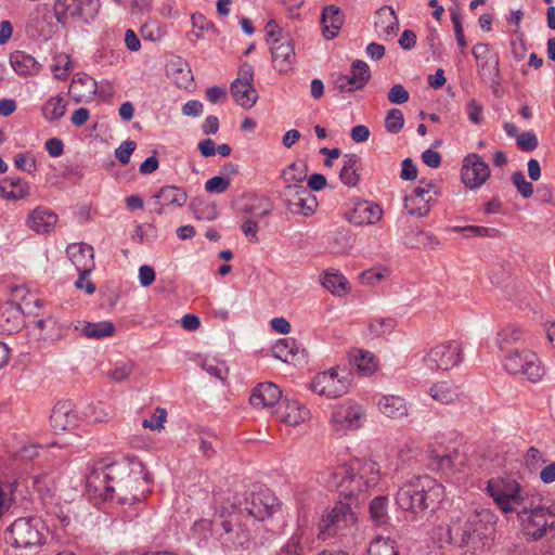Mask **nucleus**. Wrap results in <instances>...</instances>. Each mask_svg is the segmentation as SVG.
<instances>
[{"mask_svg":"<svg viewBox=\"0 0 555 555\" xmlns=\"http://www.w3.org/2000/svg\"><path fill=\"white\" fill-rule=\"evenodd\" d=\"M379 480V468L373 461L353 460L328 473V488H335L340 496L359 503L364 500Z\"/></svg>","mask_w":555,"mask_h":555,"instance_id":"obj_1","label":"nucleus"},{"mask_svg":"<svg viewBox=\"0 0 555 555\" xmlns=\"http://www.w3.org/2000/svg\"><path fill=\"white\" fill-rule=\"evenodd\" d=\"M442 486L429 476H416L404 482L396 494L397 505L413 519L433 513L440 501Z\"/></svg>","mask_w":555,"mask_h":555,"instance_id":"obj_2","label":"nucleus"},{"mask_svg":"<svg viewBox=\"0 0 555 555\" xmlns=\"http://www.w3.org/2000/svg\"><path fill=\"white\" fill-rule=\"evenodd\" d=\"M494 522V515L489 509L474 511L453 521L449 534L460 547L476 552L486 545L493 532Z\"/></svg>","mask_w":555,"mask_h":555,"instance_id":"obj_3","label":"nucleus"},{"mask_svg":"<svg viewBox=\"0 0 555 555\" xmlns=\"http://www.w3.org/2000/svg\"><path fill=\"white\" fill-rule=\"evenodd\" d=\"M116 469L117 466L114 464H100L93 467L86 480L89 491L103 496L104 500L116 498L119 504H133L139 501L137 493L128 495L126 492L128 485L132 482L130 477L127 480L117 481L116 487L113 485L115 482Z\"/></svg>","mask_w":555,"mask_h":555,"instance_id":"obj_4","label":"nucleus"},{"mask_svg":"<svg viewBox=\"0 0 555 555\" xmlns=\"http://www.w3.org/2000/svg\"><path fill=\"white\" fill-rule=\"evenodd\" d=\"M486 490L504 514L518 513L522 506L524 511L529 508L527 501L530 498L524 494L521 486L515 479L491 478Z\"/></svg>","mask_w":555,"mask_h":555,"instance_id":"obj_5","label":"nucleus"},{"mask_svg":"<svg viewBox=\"0 0 555 555\" xmlns=\"http://www.w3.org/2000/svg\"><path fill=\"white\" fill-rule=\"evenodd\" d=\"M220 528L216 530L222 545L229 550H248L251 545L258 544L256 537L250 528L251 522L243 520L238 513L230 515L229 518L220 521ZM263 544L262 541L259 542Z\"/></svg>","mask_w":555,"mask_h":555,"instance_id":"obj_6","label":"nucleus"},{"mask_svg":"<svg viewBox=\"0 0 555 555\" xmlns=\"http://www.w3.org/2000/svg\"><path fill=\"white\" fill-rule=\"evenodd\" d=\"M264 29L273 67L281 74L288 73L292 70L295 60V49L291 35L285 33L273 20L267 23Z\"/></svg>","mask_w":555,"mask_h":555,"instance_id":"obj_7","label":"nucleus"},{"mask_svg":"<svg viewBox=\"0 0 555 555\" xmlns=\"http://www.w3.org/2000/svg\"><path fill=\"white\" fill-rule=\"evenodd\" d=\"M44 522L40 517L28 516L15 519L8 528L9 541L16 548H33L44 541Z\"/></svg>","mask_w":555,"mask_h":555,"instance_id":"obj_8","label":"nucleus"},{"mask_svg":"<svg viewBox=\"0 0 555 555\" xmlns=\"http://www.w3.org/2000/svg\"><path fill=\"white\" fill-rule=\"evenodd\" d=\"M280 509V502L274 493L268 488H259L245 494L243 501L237 504L240 515L251 517V525L255 521H263Z\"/></svg>","mask_w":555,"mask_h":555,"instance_id":"obj_9","label":"nucleus"},{"mask_svg":"<svg viewBox=\"0 0 555 555\" xmlns=\"http://www.w3.org/2000/svg\"><path fill=\"white\" fill-rule=\"evenodd\" d=\"M504 369L511 374H520L532 383L539 382L544 375V369L537 353L529 349H515L504 359Z\"/></svg>","mask_w":555,"mask_h":555,"instance_id":"obj_10","label":"nucleus"},{"mask_svg":"<svg viewBox=\"0 0 555 555\" xmlns=\"http://www.w3.org/2000/svg\"><path fill=\"white\" fill-rule=\"evenodd\" d=\"M351 373L346 367H332L319 373L311 383V389L327 398H337L348 392Z\"/></svg>","mask_w":555,"mask_h":555,"instance_id":"obj_11","label":"nucleus"},{"mask_svg":"<svg viewBox=\"0 0 555 555\" xmlns=\"http://www.w3.org/2000/svg\"><path fill=\"white\" fill-rule=\"evenodd\" d=\"M472 53L476 59L480 78L489 83L493 93L496 94L498 88L502 82L498 53L492 52L488 43L475 44L472 49Z\"/></svg>","mask_w":555,"mask_h":555,"instance_id":"obj_12","label":"nucleus"},{"mask_svg":"<svg viewBox=\"0 0 555 555\" xmlns=\"http://www.w3.org/2000/svg\"><path fill=\"white\" fill-rule=\"evenodd\" d=\"M463 359V350L457 341H446L430 348L423 358L424 364L431 371H448L457 366Z\"/></svg>","mask_w":555,"mask_h":555,"instance_id":"obj_13","label":"nucleus"},{"mask_svg":"<svg viewBox=\"0 0 555 555\" xmlns=\"http://www.w3.org/2000/svg\"><path fill=\"white\" fill-rule=\"evenodd\" d=\"M356 520V513L352 511L351 505L339 501L322 517L319 525V538L326 540L337 535L340 530L352 526Z\"/></svg>","mask_w":555,"mask_h":555,"instance_id":"obj_14","label":"nucleus"},{"mask_svg":"<svg viewBox=\"0 0 555 555\" xmlns=\"http://www.w3.org/2000/svg\"><path fill=\"white\" fill-rule=\"evenodd\" d=\"M527 505L530 508L524 511L522 506L517 513L518 517L524 519V515H528L526 533L533 540H539L546 534L548 528L555 527V514L548 507L534 506L532 499L527 501Z\"/></svg>","mask_w":555,"mask_h":555,"instance_id":"obj_15","label":"nucleus"},{"mask_svg":"<svg viewBox=\"0 0 555 555\" xmlns=\"http://www.w3.org/2000/svg\"><path fill=\"white\" fill-rule=\"evenodd\" d=\"M282 196L286 209L294 215L310 216L318 207L317 197L300 184H287Z\"/></svg>","mask_w":555,"mask_h":555,"instance_id":"obj_16","label":"nucleus"},{"mask_svg":"<svg viewBox=\"0 0 555 555\" xmlns=\"http://www.w3.org/2000/svg\"><path fill=\"white\" fill-rule=\"evenodd\" d=\"M371 77V69L366 62L356 60L351 63L349 75L332 74V82L339 92H353L362 90Z\"/></svg>","mask_w":555,"mask_h":555,"instance_id":"obj_17","label":"nucleus"},{"mask_svg":"<svg viewBox=\"0 0 555 555\" xmlns=\"http://www.w3.org/2000/svg\"><path fill=\"white\" fill-rule=\"evenodd\" d=\"M66 255L79 273L75 286L82 288V282L95 268L93 247L87 243L70 244L66 248Z\"/></svg>","mask_w":555,"mask_h":555,"instance_id":"obj_18","label":"nucleus"},{"mask_svg":"<svg viewBox=\"0 0 555 555\" xmlns=\"http://www.w3.org/2000/svg\"><path fill=\"white\" fill-rule=\"evenodd\" d=\"M489 177V165L478 154L472 153L465 156L461 169V179L468 189L480 188Z\"/></svg>","mask_w":555,"mask_h":555,"instance_id":"obj_19","label":"nucleus"},{"mask_svg":"<svg viewBox=\"0 0 555 555\" xmlns=\"http://www.w3.org/2000/svg\"><path fill=\"white\" fill-rule=\"evenodd\" d=\"M431 188H434L433 181L422 179L413 193L404 197V207L409 215L421 218L429 214L433 196L426 198V195L431 192Z\"/></svg>","mask_w":555,"mask_h":555,"instance_id":"obj_20","label":"nucleus"},{"mask_svg":"<svg viewBox=\"0 0 555 555\" xmlns=\"http://www.w3.org/2000/svg\"><path fill=\"white\" fill-rule=\"evenodd\" d=\"M382 216L383 209L380 206L367 201L356 202L346 214L348 221L356 225L375 224L382 219Z\"/></svg>","mask_w":555,"mask_h":555,"instance_id":"obj_21","label":"nucleus"},{"mask_svg":"<svg viewBox=\"0 0 555 555\" xmlns=\"http://www.w3.org/2000/svg\"><path fill=\"white\" fill-rule=\"evenodd\" d=\"M272 354L286 363H296L306 359V350L291 337L279 339L272 347Z\"/></svg>","mask_w":555,"mask_h":555,"instance_id":"obj_22","label":"nucleus"},{"mask_svg":"<svg viewBox=\"0 0 555 555\" xmlns=\"http://www.w3.org/2000/svg\"><path fill=\"white\" fill-rule=\"evenodd\" d=\"M282 391L273 383H260L254 388L249 402L255 408H271L281 402Z\"/></svg>","mask_w":555,"mask_h":555,"instance_id":"obj_23","label":"nucleus"},{"mask_svg":"<svg viewBox=\"0 0 555 555\" xmlns=\"http://www.w3.org/2000/svg\"><path fill=\"white\" fill-rule=\"evenodd\" d=\"M345 22V14L337 5L323 8L321 14L322 34L326 40H332L339 34Z\"/></svg>","mask_w":555,"mask_h":555,"instance_id":"obj_24","label":"nucleus"},{"mask_svg":"<svg viewBox=\"0 0 555 555\" xmlns=\"http://www.w3.org/2000/svg\"><path fill=\"white\" fill-rule=\"evenodd\" d=\"M50 424L55 431L68 430L77 426L78 415L69 402H59L52 410Z\"/></svg>","mask_w":555,"mask_h":555,"instance_id":"obj_25","label":"nucleus"},{"mask_svg":"<svg viewBox=\"0 0 555 555\" xmlns=\"http://www.w3.org/2000/svg\"><path fill=\"white\" fill-rule=\"evenodd\" d=\"M23 325V310L20 304L9 301L0 308V330L8 334L20 331Z\"/></svg>","mask_w":555,"mask_h":555,"instance_id":"obj_26","label":"nucleus"},{"mask_svg":"<svg viewBox=\"0 0 555 555\" xmlns=\"http://www.w3.org/2000/svg\"><path fill=\"white\" fill-rule=\"evenodd\" d=\"M57 219V215L52 210L37 207L29 214L27 224L33 231L44 234L55 227Z\"/></svg>","mask_w":555,"mask_h":555,"instance_id":"obj_27","label":"nucleus"},{"mask_svg":"<svg viewBox=\"0 0 555 555\" xmlns=\"http://www.w3.org/2000/svg\"><path fill=\"white\" fill-rule=\"evenodd\" d=\"M29 195V185L20 177H7L0 181V197L8 201L23 199Z\"/></svg>","mask_w":555,"mask_h":555,"instance_id":"obj_28","label":"nucleus"},{"mask_svg":"<svg viewBox=\"0 0 555 555\" xmlns=\"http://www.w3.org/2000/svg\"><path fill=\"white\" fill-rule=\"evenodd\" d=\"M375 26L385 40L391 39L399 30V20L391 7L385 5L376 12Z\"/></svg>","mask_w":555,"mask_h":555,"instance_id":"obj_29","label":"nucleus"},{"mask_svg":"<svg viewBox=\"0 0 555 555\" xmlns=\"http://www.w3.org/2000/svg\"><path fill=\"white\" fill-rule=\"evenodd\" d=\"M10 64L20 76L37 75L41 67L33 55L20 50L10 54Z\"/></svg>","mask_w":555,"mask_h":555,"instance_id":"obj_30","label":"nucleus"},{"mask_svg":"<svg viewBox=\"0 0 555 555\" xmlns=\"http://www.w3.org/2000/svg\"><path fill=\"white\" fill-rule=\"evenodd\" d=\"M362 411L358 405H340L332 413V421L347 429H357L361 426Z\"/></svg>","mask_w":555,"mask_h":555,"instance_id":"obj_31","label":"nucleus"},{"mask_svg":"<svg viewBox=\"0 0 555 555\" xmlns=\"http://www.w3.org/2000/svg\"><path fill=\"white\" fill-rule=\"evenodd\" d=\"M69 92L76 102H80L83 98H90L98 92V82L91 76L78 73L72 80Z\"/></svg>","mask_w":555,"mask_h":555,"instance_id":"obj_32","label":"nucleus"},{"mask_svg":"<svg viewBox=\"0 0 555 555\" xmlns=\"http://www.w3.org/2000/svg\"><path fill=\"white\" fill-rule=\"evenodd\" d=\"M230 91L236 104L243 108H251L258 100V92L254 88L253 82H232Z\"/></svg>","mask_w":555,"mask_h":555,"instance_id":"obj_33","label":"nucleus"},{"mask_svg":"<svg viewBox=\"0 0 555 555\" xmlns=\"http://www.w3.org/2000/svg\"><path fill=\"white\" fill-rule=\"evenodd\" d=\"M360 157L354 153L344 155V164L339 171L340 181L347 186H356L359 183Z\"/></svg>","mask_w":555,"mask_h":555,"instance_id":"obj_34","label":"nucleus"},{"mask_svg":"<svg viewBox=\"0 0 555 555\" xmlns=\"http://www.w3.org/2000/svg\"><path fill=\"white\" fill-rule=\"evenodd\" d=\"M81 0H55L53 5L57 23L65 25L69 17H81Z\"/></svg>","mask_w":555,"mask_h":555,"instance_id":"obj_35","label":"nucleus"},{"mask_svg":"<svg viewBox=\"0 0 555 555\" xmlns=\"http://www.w3.org/2000/svg\"><path fill=\"white\" fill-rule=\"evenodd\" d=\"M276 413L285 424L294 426L305 420L307 411L297 401L284 400L279 403Z\"/></svg>","mask_w":555,"mask_h":555,"instance_id":"obj_36","label":"nucleus"},{"mask_svg":"<svg viewBox=\"0 0 555 555\" xmlns=\"http://www.w3.org/2000/svg\"><path fill=\"white\" fill-rule=\"evenodd\" d=\"M378 408L384 415L390 418H400L408 414L405 401L398 396H384L378 402Z\"/></svg>","mask_w":555,"mask_h":555,"instance_id":"obj_37","label":"nucleus"},{"mask_svg":"<svg viewBox=\"0 0 555 555\" xmlns=\"http://www.w3.org/2000/svg\"><path fill=\"white\" fill-rule=\"evenodd\" d=\"M321 284L336 296H343L348 292V280L337 270L325 271L321 276Z\"/></svg>","mask_w":555,"mask_h":555,"instance_id":"obj_38","label":"nucleus"},{"mask_svg":"<svg viewBox=\"0 0 555 555\" xmlns=\"http://www.w3.org/2000/svg\"><path fill=\"white\" fill-rule=\"evenodd\" d=\"M350 361L363 375H372L377 367L375 356L362 349L352 350L350 352Z\"/></svg>","mask_w":555,"mask_h":555,"instance_id":"obj_39","label":"nucleus"},{"mask_svg":"<svg viewBox=\"0 0 555 555\" xmlns=\"http://www.w3.org/2000/svg\"><path fill=\"white\" fill-rule=\"evenodd\" d=\"M430 397L439 403L450 404L459 399L457 386L449 382H438L429 389Z\"/></svg>","mask_w":555,"mask_h":555,"instance_id":"obj_40","label":"nucleus"},{"mask_svg":"<svg viewBox=\"0 0 555 555\" xmlns=\"http://www.w3.org/2000/svg\"><path fill=\"white\" fill-rule=\"evenodd\" d=\"M153 199H162L167 206L182 207L186 203L188 194L176 185H165L153 196Z\"/></svg>","mask_w":555,"mask_h":555,"instance_id":"obj_41","label":"nucleus"},{"mask_svg":"<svg viewBox=\"0 0 555 555\" xmlns=\"http://www.w3.org/2000/svg\"><path fill=\"white\" fill-rule=\"evenodd\" d=\"M115 325L111 321L85 322L81 333L91 339H102L111 337L115 333Z\"/></svg>","mask_w":555,"mask_h":555,"instance_id":"obj_42","label":"nucleus"},{"mask_svg":"<svg viewBox=\"0 0 555 555\" xmlns=\"http://www.w3.org/2000/svg\"><path fill=\"white\" fill-rule=\"evenodd\" d=\"M525 332L519 326L508 324L498 333L496 341L499 348L505 350L508 345L525 340Z\"/></svg>","mask_w":555,"mask_h":555,"instance_id":"obj_43","label":"nucleus"},{"mask_svg":"<svg viewBox=\"0 0 555 555\" xmlns=\"http://www.w3.org/2000/svg\"><path fill=\"white\" fill-rule=\"evenodd\" d=\"M66 101L63 96H52L42 106V116L48 121H56L66 113Z\"/></svg>","mask_w":555,"mask_h":555,"instance_id":"obj_44","label":"nucleus"},{"mask_svg":"<svg viewBox=\"0 0 555 555\" xmlns=\"http://www.w3.org/2000/svg\"><path fill=\"white\" fill-rule=\"evenodd\" d=\"M370 517L378 526L388 522V498L386 495H378L371 501Z\"/></svg>","mask_w":555,"mask_h":555,"instance_id":"obj_45","label":"nucleus"},{"mask_svg":"<svg viewBox=\"0 0 555 555\" xmlns=\"http://www.w3.org/2000/svg\"><path fill=\"white\" fill-rule=\"evenodd\" d=\"M273 210L272 204L266 197H254L251 203L243 206L242 211L249 215V218H262Z\"/></svg>","mask_w":555,"mask_h":555,"instance_id":"obj_46","label":"nucleus"},{"mask_svg":"<svg viewBox=\"0 0 555 555\" xmlns=\"http://www.w3.org/2000/svg\"><path fill=\"white\" fill-rule=\"evenodd\" d=\"M354 243V237L349 232H338L330 243L331 250L335 254L349 253Z\"/></svg>","mask_w":555,"mask_h":555,"instance_id":"obj_47","label":"nucleus"},{"mask_svg":"<svg viewBox=\"0 0 555 555\" xmlns=\"http://www.w3.org/2000/svg\"><path fill=\"white\" fill-rule=\"evenodd\" d=\"M302 544V532L297 530L287 540V542L281 547L276 555H301L304 552Z\"/></svg>","mask_w":555,"mask_h":555,"instance_id":"obj_48","label":"nucleus"},{"mask_svg":"<svg viewBox=\"0 0 555 555\" xmlns=\"http://www.w3.org/2000/svg\"><path fill=\"white\" fill-rule=\"evenodd\" d=\"M190 208L197 220L211 221L218 216V209L215 204L203 205L202 203L197 204L196 202H192Z\"/></svg>","mask_w":555,"mask_h":555,"instance_id":"obj_49","label":"nucleus"},{"mask_svg":"<svg viewBox=\"0 0 555 555\" xmlns=\"http://www.w3.org/2000/svg\"><path fill=\"white\" fill-rule=\"evenodd\" d=\"M430 466L434 469L440 470L444 474L452 470L454 466L453 456L451 454H438L436 450L429 451Z\"/></svg>","mask_w":555,"mask_h":555,"instance_id":"obj_50","label":"nucleus"},{"mask_svg":"<svg viewBox=\"0 0 555 555\" xmlns=\"http://www.w3.org/2000/svg\"><path fill=\"white\" fill-rule=\"evenodd\" d=\"M397 322L392 318H378L374 319L369 324V330L371 334L376 337L383 336L385 334L391 333L396 327Z\"/></svg>","mask_w":555,"mask_h":555,"instance_id":"obj_51","label":"nucleus"},{"mask_svg":"<svg viewBox=\"0 0 555 555\" xmlns=\"http://www.w3.org/2000/svg\"><path fill=\"white\" fill-rule=\"evenodd\" d=\"M404 126V116L399 108L388 111L385 118V128L389 133H398Z\"/></svg>","mask_w":555,"mask_h":555,"instance_id":"obj_52","label":"nucleus"},{"mask_svg":"<svg viewBox=\"0 0 555 555\" xmlns=\"http://www.w3.org/2000/svg\"><path fill=\"white\" fill-rule=\"evenodd\" d=\"M367 555H399V552L390 540H374L370 544Z\"/></svg>","mask_w":555,"mask_h":555,"instance_id":"obj_53","label":"nucleus"},{"mask_svg":"<svg viewBox=\"0 0 555 555\" xmlns=\"http://www.w3.org/2000/svg\"><path fill=\"white\" fill-rule=\"evenodd\" d=\"M512 183L517 189L518 193L524 198H529L533 194V185L531 182L527 181L524 173L521 171H516L511 177Z\"/></svg>","mask_w":555,"mask_h":555,"instance_id":"obj_54","label":"nucleus"},{"mask_svg":"<svg viewBox=\"0 0 555 555\" xmlns=\"http://www.w3.org/2000/svg\"><path fill=\"white\" fill-rule=\"evenodd\" d=\"M230 186V180L221 176H215L205 182V190L208 193L221 194Z\"/></svg>","mask_w":555,"mask_h":555,"instance_id":"obj_55","label":"nucleus"},{"mask_svg":"<svg viewBox=\"0 0 555 555\" xmlns=\"http://www.w3.org/2000/svg\"><path fill=\"white\" fill-rule=\"evenodd\" d=\"M202 367L210 376L219 380H224L229 373L228 369L224 366L223 363H219L216 361H204Z\"/></svg>","mask_w":555,"mask_h":555,"instance_id":"obj_56","label":"nucleus"},{"mask_svg":"<svg viewBox=\"0 0 555 555\" xmlns=\"http://www.w3.org/2000/svg\"><path fill=\"white\" fill-rule=\"evenodd\" d=\"M451 21L453 23L456 42H457L460 49L464 50L467 46V41H466V38L463 33L461 13L456 9L451 10Z\"/></svg>","mask_w":555,"mask_h":555,"instance_id":"obj_57","label":"nucleus"},{"mask_svg":"<svg viewBox=\"0 0 555 555\" xmlns=\"http://www.w3.org/2000/svg\"><path fill=\"white\" fill-rule=\"evenodd\" d=\"M137 145L132 140L124 141L116 150L115 156L122 164L127 165L130 162V157L134 152Z\"/></svg>","mask_w":555,"mask_h":555,"instance_id":"obj_58","label":"nucleus"},{"mask_svg":"<svg viewBox=\"0 0 555 555\" xmlns=\"http://www.w3.org/2000/svg\"><path fill=\"white\" fill-rule=\"evenodd\" d=\"M537 135L532 131H527L517 137V145L524 152H532L538 147Z\"/></svg>","mask_w":555,"mask_h":555,"instance_id":"obj_59","label":"nucleus"},{"mask_svg":"<svg viewBox=\"0 0 555 555\" xmlns=\"http://www.w3.org/2000/svg\"><path fill=\"white\" fill-rule=\"evenodd\" d=\"M387 99L392 104H403L409 101L410 94L402 85H395L389 90Z\"/></svg>","mask_w":555,"mask_h":555,"instance_id":"obj_60","label":"nucleus"},{"mask_svg":"<svg viewBox=\"0 0 555 555\" xmlns=\"http://www.w3.org/2000/svg\"><path fill=\"white\" fill-rule=\"evenodd\" d=\"M241 230L244 233V235L248 238L249 242L258 243L259 237L257 235L258 233V222L255 220V218H246L241 225Z\"/></svg>","mask_w":555,"mask_h":555,"instance_id":"obj_61","label":"nucleus"},{"mask_svg":"<svg viewBox=\"0 0 555 555\" xmlns=\"http://www.w3.org/2000/svg\"><path fill=\"white\" fill-rule=\"evenodd\" d=\"M483 106L475 99L470 100L467 104L468 119L475 124L480 125L483 120Z\"/></svg>","mask_w":555,"mask_h":555,"instance_id":"obj_62","label":"nucleus"},{"mask_svg":"<svg viewBox=\"0 0 555 555\" xmlns=\"http://www.w3.org/2000/svg\"><path fill=\"white\" fill-rule=\"evenodd\" d=\"M167 412L165 409L157 408L156 413L151 417V420H144L142 426L144 428L150 429H160L163 428V424L166 421Z\"/></svg>","mask_w":555,"mask_h":555,"instance_id":"obj_63","label":"nucleus"},{"mask_svg":"<svg viewBox=\"0 0 555 555\" xmlns=\"http://www.w3.org/2000/svg\"><path fill=\"white\" fill-rule=\"evenodd\" d=\"M400 178L405 181H413L417 178V168L411 158L403 159Z\"/></svg>","mask_w":555,"mask_h":555,"instance_id":"obj_64","label":"nucleus"}]
</instances>
